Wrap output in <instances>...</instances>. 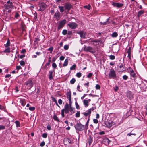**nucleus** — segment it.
I'll use <instances>...</instances> for the list:
<instances>
[{"mask_svg": "<svg viewBox=\"0 0 147 147\" xmlns=\"http://www.w3.org/2000/svg\"><path fill=\"white\" fill-rule=\"evenodd\" d=\"M84 50L86 52H90L92 53H95V50L92 47L90 46H85L84 48Z\"/></svg>", "mask_w": 147, "mask_h": 147, "instance_id": "3", "label": "nucleus"}, {"mask_svg": "<svg viewBox=\"0 0 147 147\" xmlns=\"http://www.w3.org/2000/svg\"><path fill=\"white\" fill-rule=\"evenodd\" d=\"M52 66L53 68H55L57 67V66L56 63H54L52 64Z\"/></svg>", "mask_w": 147, "mask_h": 147, "instance_id": "50", "label": "nucleus"}, {"mask_svg": "<svg viewBox=\"0 0 147 147\" xmlns=\"http://www.w3.org/2000/svg\"><path fill=\"white\" fill-rule=\"evenodd\" d=\"M71 93L70 91L67 92V98L69 100V103L71 101Z\"/></svg>", "mask_w": 147, "mask_h": 147, "instance_id": "18", "label": "nucleus"}, {"mask_svg": "<svg viewBox=\"0 0 147 147\" xmlns=\"http://www.w3.org/2000/svg\"><path fill=\"white\" fill-rule=\"evenodd\" d=\"M53 119L55 121H56L58 122L59 121V119L58 117L55 114H54L53 116Z\"/></svg>", "mask_w": 147, "mask_h": 147, "instance_id": "27", "label": "nucleus"}, {"mask_svg": "<svg viewBox=\"0 0 147 147\" xmlns=\"http://www.w3.org/2000/svg\"><path fill=\"white\" fill-rule=\"evenodd\" d=\"M25 84L30 87V88H32L33 86V82L31 80H29L25 82Z\"/></svg>", "mask_w": 147, "mask_h": 147, "instance_id": "11", "label": "nucleus"}, {"mask_svg": "<svg viewBox=\"0 0 147 147\" xmlns=\"http://www.w3.org/2000/svg\"><path fill=\"white\" fill-rule=\"evenodd\" d=\"M15 123L16 124V126L17 127H20V123L19 121L17 120L15 121Z\"/></svg>", "mask_w": 147, "mask_h": 147, "instance_id": "32", "label": "nucleus"}, {"mask_svg": "<svg viewBox=\"0 0 147 147\" xmlns=\"http://www.w3.org/2000/svg\"><path fill=\"white\" fill-rule=\"evenodd\" d=\"M60 60H63L64 59V57L63 56H62L60 57Z\"/></svg>", "mask_w": 147, "mask_h": 147, "instance_id": "64", "label": "nucleus"}, {"mask_svg": "<svg viewBox=\"0 0 147 147\" xmlns=\"http://www.w3.org/2000/svg\"><path fill=\"white\" fill-rule=\"evenodd\" d=\"M144 13V11L143 10H140L139 11L138 13L137 16L138 17H139L141 16L142 14Z\"/></svg>", "mask_w": 147, "mask_h": 147, "instance_id": "23", "label": "nucleus"}, {"mask_svg": "<svg viewBox=\"0 0 147 147\" xmlns=\"http://www.w3.org/2000/svg\"><path fill=\"white\" fill-rule=\"evenodd\" d=\"M75 105H76V108L77 109H79V105L78 104V103H77V102H75Z\"/></svg>", "mask_w": 147, "mask_h": 147, "instance_id": "58", "label": "nucleus"}, {"mask_svg": "<svg viewBox=\"0 0 147 147\" xmlns=\"http://www.w3.org/2000/svg\"><path fill=\"white\" fill-rule=\"evenodd\" d=\"M112 4L114 7L118 8H121L123 6V4L120 3L113 2Z\"/></svg>", "mask_w": 147, "mask_h": 147, "instance_id": "8", "label": "nucleus"}, {"mask_svg": "<svg viewBox=\"0 0 147 147\" xmlns=\"http://www.w3.org/2000/svg\"><path fill=\"white\" fill-rule=\"evenodd\" d=\"M69 47L67 45H65L64 46V49L65 50H67L69 49Z\"/></svg>", "mask_w": 147, "mask_h": 147, "instance_id": "42", "label": "nucleus"}, {"mask_svg": "<svg viewBox=\"0 0 147 147\" xmlns=\"http://www.w3.org/2000/svg\"><path fill=\"white\" fill-rule=\"evenodd\" d=\"M91 100L88 99V100H84L83 101V103L85 107H86L89 105V102H90Z\"/></svg>", "mask_w": 147, "mask_h": 147, "instance_id": "14", "label": "nucleus"}, {"mask_svg": "<svg viewBox=\"0 0 147 147\" xmlns=\"http://www.w3.org/2000/svg\"><path fill=\"white\" fill-rule=\"evenodd\" d=\"M67 31L66 30H63L62 31V33L63 35H66L67 33Z\"/></svg>", "mask_w": 147, "mask_h": 147, "instance_id": "36", "label": "nucleus"}, {"mask_svg": "<svg viewBox=\"0 0 147 147\" xmlns=\"http://www.w3.org/2000/svg\"><path fill=\"white\" fill-rule=\"evenodd\" d=\"M53 50V47H51L50 48H49L48 50L50 51V52L51 53L52 51Z\"/></svg>", "mask_w": 147, "mask_h": 147, "instance_id": "49", "label": "nucleus"}, {"mask_svg": "<svg viewBox=\"0 0 147 147\" xmlns=\"http://www.w3.org/2000/svg\"><path fill=\"white\" fill-rule=\"evenodd\" d=\"M75 128L76 130L80 131H83L84 129V126L80 123H77L75 125Z\"/></svg>", "mask_w": 147, "mask_h": 147, "instance_id": "4", "label": "nucleus"}, {"mask_svg": "<svg viewBox=\"0 0 147 147\" xmlns=\"http://www.w3.org/2000/svg\"><path fill=\"white\" fill-rule=\"evenodd\" d=\"M128 78V76L126 75H124L123 77V79L124 80H126Z\"/></svg>", "mask_w": 147, "mask_h": 147, "instance_id": "52", "label": "nucleus"}, {"mask_svg": "<svg viewBox=\"0 0 147 147\" xmlns=\"http://www.w3.org/2000/svg\"><path fill=\"white\" fill-rule=\"evenodd\" d=\"M52 100L55 103H56L57 102V100L55 99V98L53 97H51Z\"/></svg>", "mask_w": 147, "mask_h": 147, "instance_id": "54", "label": "nucleus"}, {"mask_svg": "<svg viewBox=\"0 0 147 147\" xmlns=\"http://www.w3.org/2000/svg\"><path fill=\"white\" fill-rule=\"evenodd\" d=\"M19 14L17 13L16 12L15 13V17L17 19L18 17H19Z\"/></svg>", "mask_w": 147, "mask_h": 147, "instance_id": "44", "label": "nucleus"}, {"mask_svg": "<svg viewBox=\"0 0 147 147\" xmlns=\"http://www.w3.org/2000/svg\"><path fill=\"white\" fill-rule=\"evenodd\" d=\"M131 135L135 136L136 135V134L134 133H130L127 134V135L129 136H131Z\"/></svg>", "mask_w": 147, "mask_h": 147, "instance_id": "53", "label": "nucleus"}, {"mask_svg": "<svg viewBox=\"0 0 147 147\" xmlns=\"http://www.w3.org/2000/svg\"><path fill=\"white\" fill-rule=\"evenodd\" d=\"M129 69L130 71V74L131 76L134 78H136L137 76L131 67H129Z\"/></svg>", "mask_w": 147, "mask_h": 147, "instance_id": "12", "label": "nucleus"}, {"mask_svg": "<svg viewBox=\"0 0 147 147\" xmlns=\"http://www.w3.org/2000/svg\"><path fill=\"white\" fill-rule=\"evenodd\" d=\"M100 88V86L98 84H97L96 86V88L97 89H99Z\"/></svg>", "mask_w": 147, "mask_h": 147, "instance_id": "62", "label": "nucleus"}, {"mask_svg": "<svg viewBox=\"0 0 147 147\" xmlns=\"http://www.w3.org/2000/svg\"><path fill=\"white\" fill-rule=\"evenodd\" d=\"M60 14L59 12L55 13L54 15V17L57 20H58L60 19Z\"/></svg>", "mask_w": 147, "mask_h": 147, "instance_id": "17", "label": "nucleus"}, {"mask_svg": "<svg viewBox=\"0 0 147 147\" xmlns=\"http://www.w3.org/2000/svg\"><path fill=\"white\" fill-rule=\"evenodd\" d=\"M87 111V112H84L83 113V114L85 116H89V117L91 113L90 110H88Z\"/></svg>", "mask_w": 147, "mask_h": 147, "instance_id": "21", "label": "nucleus"}, {"mask_svg": "<svg viewBox=\"0 0 147 147\" xmlns=\"http://www.w3.org/2000/svg\"><path fill=\"white\" fill-rule=\"evenodd\" d=\"M66 22V20L65 19H64L60 21L58 24L57 27V29L60 30L61 28L63 27L65 24Z\"/></svg>", "mask_w": 147, "mask_h": 147, "instance_id": "6", "label": "nucleus"}, {"mask_svg": "<svg viewBox=\"0 0 147 147\" xmlns=\"http://www.w3.org/2000/svg\"><path fill=\"white\" fill-rule=\"evenodd\" d=\"M20 63V65L22 66H24L25 64V62L23 61H21Z\"/></svg>", "mask_w": 147, "mask_h": 147, "instance_id": "39", "label": "nucleus"}, {"mask_svg": "<svg viewBox=\"0 0 147 147\" xmlns=\"http://www.w3.org/2000/svg\"><path fill=\"white\" fill-rule=\"evenodd\" d=\"M54 72V70L52 71H49V78L50 80H51L53 78V75Z\"/></svg>", "mask_w": 147, "mask_h": 147, "instance_id": "15", "label": "nucleus"}, {"mask_svg": "<svg viewBox=\"0 0 147 147\" xmlns=\"http://www.w3.org/2000/svg\"><path fill=\"white\" fill-rule=\"evenodd\" d=\"M127 53H128V56L127 57L128 58V60L129 61H130L131 60V50L129 49L128 50Z\"/></svg>", "mask_w": 147, "mask_h": 147, "instance_id": "20", "label": "nucleus"}, {"mask_svg": "<svg viewBox=\"0 0 147 147\" xmlns=\"http://www.w3.org/2000/svg\"><path fill=\"white\" fill-rule=\"evenodd\" d=\"M92 74L91 73H89L87 76V77L88 78H90L92 76Z\"/></svg>", "mask_w": 147, "mask_h": 147, "instance_id": "59", "label": "nucleus"}, {"mask_svg": "<svg viewBox=\"0 0 147 147\" xmlns=\"http://www.w3.org/2000/svg\"><path fill=\"white\" fill-rule=\"evenodd\" d=\"M108 77L109 79H115L116 78L115 71L113 69H110L109 74Z\"/></svg>", "mask_w": 147, "mask_h": 147, "instance_id": "2", "label": "nucleus"}, {"mask_svg": "<svg viewBox=\"0 0 147 147\" xmlns=\"http://www.w3.org/2000/svg\"><path fill=\"white\" fill-rule=\"evenodd\" d=\"M64 140L70 144L73 143V141L69 138H68L65 139Z\"/></svg>", "mask_w": 147, "mask_h": 147, "instance_id": "24", "label": "nucleus"}, {"mask_svg": "<svg viewBox=\"0 0 147 147\" xmlns=\"http://www.w3.org/2000/svg\"><path fill=\"white\" fill-rule=\"evenodd\" d=\"M63 110H61V114L62 117H65L64 115V112L63 111Z\"/></svg>", "mask_w": 147, "mask_h": 147, "instance_id": "48", "label": "nucleus"}, {"mask_svg": "<svg viewBox=\"0 0 147 147\" xmlns=\"http://www.w3.org/2000/svg\"><path fill=\"white\" fill-rule=\"evenodd\" d=\"M5 126L2 125H0V130H4L5 129Z\"/></svg>", "mask_w": 147, "mask_h": 147, "instance_id": "38", "label": "nucleus"}, {"mask_svg": "<svg viewBox=\"0 0 147 147\" xmlns=\"http://www.w3.org/2000/svg\"><path fill=\"white\" fill-rule=\"evenodd\" d=\"M59 9L60 11L62 13L64 11V7L63 6H59Z\"/></svg>", "mask_w": 147, "mask_h": 147, "instance_id": "31", "label": "nucleus"}, {"mask_svg": "<svg viewBox=\"0 0 147 147\" xmlns=\"http://www.w3.org/2000/svg\"><path fill=\"white\" fill-rule=\"evenodd\" d=\"M68 59H66L65 61H64V62L63 64V66H66L68 64Z\"/></svg>", "mask_w": 147, "mask_h": 147, "instance_id": "29", "label": "nucleus"}, {"mask_svg": "<svg viewBox=\"0 0 147 147\" xmlns=\"http://www.w3.org/2000/svg\"><path fill=\"white\" fill-rule=\"evenodd\" d=\"M76 67V65H74L70 67V69L71 70H75Z\"/></svg>", "mask_w": 147, "mask_h": 147, "instance_id": "41", "label": "nucleus"}, {"mask_svg": "<svg viewBox=\"0 0 147 147\" xmlns=\"http://www.w3.org/2000/svg\"><path fill=\"white\" fill-rule=\"evenodd\" d=\"M109 18L107 19V20L106 22H100V24L102 25H108L110 23V22L109 21Z\"/></svg>", "mask_w": 147, "mask_h": 147, "instance_id": "22", "label": "nucleus"}, {"mask_svg": "<svg viewBox=\"0 0 147 147\" xmlns=\"http://www.w3.org/2000/svg\"><path fill=\"white\" fill-rule=\"evenodd\" d=\"M76 76L77 77L80 78L81 76V73L80 72L76 74Z\"/></svg>", "mask_w": 147, "mask_h": 147, "instance_id": "47", "label": "nucleus"}, {"mask_svg": "<svg viewBox=\"0 0 147 147\" xmlns=\"http://www.w3.org/2000/svg\"><path fill=\"white\" fill-rule=\"evenodd\" d=\"M118 36L117 33L116 32H113L111 35L112 37H116Z\"/></svg>", "mask_w": 147, "mask_h": 147, "instance_id": "30", "label": "nucleus"}, {"mask_svg": "<svg viewBox=\"0 0 147 147\" xmlns=\"http://www.w3.org/2000/svg\"><path fill=\"white\" fill-rule=\"evenodd\" d=\"M70 106L67 103H66L64 107V108L62 109L65 113H68L69 110Z\"/></svg>", "mask_w": 147, "mask_h": 147, "instance_id": "9", "label": "nucleus"}, {"mask_svg": "<svg viewBox=\"0 0 147 147\" xmlns=\"http://www.w3.org/2000/svg\"><path fill=\"white\" fill-rule=\"evenodd\" d=\"M42 136L43 138H46L47 137V134L46 133H44L42 134Z\"/></svg>", "mask_w": 147, "mask_h": 147, "instance_id": "55", "label": "nucleus"}, {"mask_svg": "<svg viewBox=\"0 0 147 147\" xmlns=\"http://www.w3.org/2000/svg\"><path fill=\"white\" fill-rule=\"evenodd\" d=\"M89 121V118H88V119L87 121L86 122V125H85L86 127H88Z\"/></svg>", "mask_w": 147, "mask_h": 147, "instance_id": "51", "label": "nucleus"}, {"mask_svg": "<svg viewBox=\"0 0 147 147\" xmlns=\"http://www.w3.org/2000/svg\"><path fill=\"white\" fill-rule=\"evenodd\" d=\"M76 80L75 78H72L70 81V82L71 84H74L76 82Z\"/></svg>", "mask_w": 147, "mask_h": 147, "instance_id": "35", "label": "nucleus"}, {"mask_svg": "<svg viewBox=\"0 0 147 147\" xmlns=\"http://www.w3.org/2000/svg\"><path fill=\"white\" fill-rule=\"evenodd\" d=\"M10 52L11 49L9 47H7L3 51L4 53H9Z\"/></svg>", "mask_w": 147, "mask_h": 147, "instance_id": "25", "label": "nucleus"}, {"mask_svg": "<svg viewBox=\"0 0 147 147\" xmlns=\"http://www.w3.org/2000/svg\"><path fill=\"white\" fill-rule=\"evenodd\" d=\"M58 102L59 104L61 105L62 104L63 101L62 100L60 99L58 100Z\"/></svg>", "mask_w": 147, "mask_h": 147, "instance_id": "60", "label": "nucleus"}, {"mask_svg": "<svg viewBox=\"0 0 147 147\" xmlns=\"http://www.w3.org/2000/svg\"><path fill=\"white\" fill-rule=\"evenodd\" d=\"M127 96L130 99L133 98V95L132 93L130 91L127 92Z\"/></svg>", "mask_w": 147, "mask_h": 147, "instance_id": "19", "label": "nucleus"}, {"mask_svg": "<svg viewBox=\"0 0 147 147\" xmlns=\"http://www.w3.org/2000/svg\"><path fill=\"white\" fill-rule=\"evenodd\" d=\"M40 9L38 11H44L47 7V5L44 3H41L39 4Z\"/></svg>", "mask_w": 147, "mask_h": 147, "instance_id": "7", "label": "nucleus"}, {"mask_svg": "<svg viewBox=\"0 0 147 147\" xmlns=\"http://www.w3.org/2000/svg\"><path fill=\"white\" fill-rule=\"evenodd\" d=\"M20 103L23 106H24L26 104V102L24 100H21Z\"/></svg>", "mask_w": 147, "mask_h": 147, "instance_id": "34", "label": "nucleus"}, {"mask_svg": "<svg viewBox=\"0 0 147 147\" xmlns=\"http://www.w3.org/2000/svg\"><path fill=\"white\" fill-rule=\"evenodd\" d=\"M114 123L111 121V123L109 122H107L105 123V125L108 127L110 128L111 127L112 125H114Z\"/></svg>", "mask_w": 147, "mask_h": 147, "instance_id": "16", "label": "nucleus"}, {"mask_svg": "<svg viewBox=\"0 0 147 147\" xmlns=\"http://www.w3.org/2000/svg\"><path fill=\"white\" fill-rule=\"evenodd\" d=\"M45 143L43 141L40 143V145L41 147H43L45 145Z\"/></svg>", "mask_w": 147, "mask_h": 147, "instance_id": "56", "label": "nucleus"}, {"mask_svg": "<svg viewBox=\"0 0 147 147\" xmlns=\"http://www.w3.org/2000/svg\"><path fill=\"white\" fill-rule=\"evenodd\" d=\"M47 128L49 130H50L51 129V126L49 125H48L47 126Z\"/></svg>", "mask_w": 147, "mask_h": 147, "instance_id": "61", "label": "nucleus"}, {"mask_svg": "<svg viewBox=\"0 0 147 147\" xmlns=\"http://www.w3.org/2000/svg\"><path fill=\"white\" fill-rule=\"evenodd\" d=\"M67 25L70 28L72 29H75L78 26V25L75 22H69Z\"/></svg>", "mask_w": 147, "mask_h": 147, "instance_id": "5", "label": "nucleus"}, {"mask_svg": "<svg viewBox=\"0 0 147 147\" xmlns=\"http://www.w3.org/2000/svg\"><path fill=\"white\" fill-rule=\"evenodd\" d=\"M109 56V57L110 59L111 60H114L115 58V56L113 55H110Z\"/></svg>", "mask_w": 147, "mask_h": 147, "instance_id": "37", "label": "nucleus"}, {"mask_svg": "<svg viewBox=\"0 0 147 147\" xmlns=\"http://www.w3.org/2000/svg\"><path fill=\"white\" fill-rule=\"evenodd\" d=\"M10 41L8 39H7V42L6 44H4V46L6 47H9L10 45Z\"/></svg>", "mask_w": 147, "mask_h": 147, "instance_id": "26", "label": "nucleus"}, {"mask_svg": "<svg viewBox=\"0 0 147 147\" xmlns=\"http://www.w3.org/2000/svg\"><path fill=\"white\" fill-rule=\"evenodd\" d=\"M65 10H69L72 7V6L71 4L68 3H65L64 6Z\"/></svg>", "mask_w": 147, "mask_h": 147, "instance_id": "10", "label": "nucleus"}, {"mask_svg": "<svg viewBox=\"0 0 147 147\" xmlns=\"http://www.w3.org/2000/svg\"><path fill=\"white\" fill-rule=\"evenodd\" d=\"M93 141L92 138L90 136L89 138L88 139V142L89 143V144L90 145L92 143Z\"/></svg>", "mask_w": 147, "mask_h": 147, "instance_id": "28", "label": "nucleus"}, {"mask_svg": "<svg viewBox=\"0 0 147 147\" xmlns=\"http://www.w3.org/2000/svg\"><path fill=\"white\" fill-rule=\"evenodd\" d=\"M91 7L90 5V4H88V5L85 6L84 7L86 8L88 10H90V8Z\"/></svg>", "mask_w": 147, "mask_h": 147, "instance_id": "45", "label": "nucleus"}, {"mask_svg": "<svg viewBox=\"0 0 147 147\" xmlns=\"http://www.w3.org/2000/svg\"><path fill=\"white\" fill-rule=\"evenodd\" d=\"M93 122L96 124H97L98 123V120L96 119H94L93 120Z\"/></svg>", "mask_w": 147, "mask_h": 147, "instance_id": "57", "label": "nucleus"}, {"mask_svg": "<svg viewBox=\"0 0 147 147\" xmlns=\"http://www.w3.org/2000/svg\"><path fill=\"white\" fill-rule=\"evenodd\" d=\"M70 108L69 109V110L71 113H74V109L72 108L71 106H70Z\"/></svg>", "mask_w": 147, "mask_h": 147, "instance_id": "33", "label": "nucleus"}, {"mask_svg": "<svg viewBox=\"0 0 147 147\" xmlns=\"http://www.w3.org/2000/svg\"><path fill=\"white\" fill-rule=\"evenodd\" d=\"M29 109L30 111H33L35 109V108L34 107H30Z\"/></svg>", "mask_w": 147, "mask_h": 147, "instance_id": "46", "label": "nucleus"}, {"mask_svg": "<svg viewBox=\"0 0 147 147\" xmlns=\"http://www.w3.org/2000/svg\"><path fill=\"white\" fill-rule=\"evenodd\" d=\"M50 62L51 61L50 60H48V63L45 65V66H49L50 64Z\"/></svg>", "mask_w": 147, "mask_h": 147, "instance_id": "63", "label": "nucleus"}, {"mask_svg": "<svg viewBox=\"0 0 147 147\" xmlns=\"http://www.w3.org/2000/svg\"><path fill=\"white\" fill-rule=\"evenodd\" d=\"M3 8L5 9L8 10L9 9H13V3L11 2L10 0L7 1L5 4L3 6Z\"/></svg>", "mask_w": 147, "mask_h": 147, "instance_id": "1", "label": "nucleus"}, {"mask_svg": "<svg viewBox=\"0 0 147 147\" xmlns=\"http://www.w3.org/2000/svg\"><path fill=\"white\" fill-rule=\"evenodd\" d=\"M77 34H79L81 38H85L86 36V33L82 31H80L79 32L77 33Z\"/></svg>", "mask_w": 147, "mask_h": 147, "instance_id": "13", "label": "nucleus"}, {"mask_svg": "<svg viewBox=\"0 0 147 147\" xmlns=\"http://www.w3.org/2000/svg\"><path fill=\"white\" fill-rule=\"evenodd\" d=\"M77 89L78 91L80 92H82V89H80V87L79 85L78 84L77 87Z\"/></svg>", "mask_w": 147, "mask_h": 147, "instance_id": "40", "label": "nucleus"}, {"mask_svg": "<svg viewBox=\"0 0 147 147\" xmlns=\"http://www.w3.org/2000/svg\"><path fill=\"white\" fill-rule=\"evenodd\" d=\"M76 117H79L80 116V113L79 112H77L75 114Z\"/></svg>", "mask_w": 147, "mask_h": 147, "instance_id": "43", "label": "nucleus"}]
</instances>
